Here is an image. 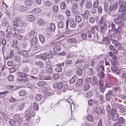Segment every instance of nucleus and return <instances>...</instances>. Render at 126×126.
<instances>
[{"mask_svg":"<svg viewBox=\"0 0 126 126\" xmlns=\"http://www.w3.org/2000/svg\"><path fill=\"white\" fill-rule=\"evenodd\" d=\"M45 80H49L51 78V76L49 75H48L46 73H45Z\"/></svg>","mask_w":126,"mask_h":126,"instance_id":"338daca9","label":"nucleus"},{"mask_svg":"<svg viewBox=\"0 0 126 126\" xmlns=\"http://www.w3.org/2000/svg\"><path fill=\"white\" fill-rule=\"evenodd\" d=\"M64 65L63 63L60 64H58L55 65V70L57 72H60L62 71V68L61 67L63 66Z\"/></svg>","mask_w":126,"mask_h":126,"instance_id":"f8f14e48","label":"nucleus"},{"mask_svg":"<svg viewBox=\"0 0 126 126\" xmlns=\"http://www.w3.org/2000/svg\"><path fill=\"white\" fill-rule=\"evenodd\" d=\"M67 41L69 43H75L77 41L76 38L74 37H71L67 39Z\"/></svg>","mask_w":126,"mask_h":126,"instance_id":"4c0bfd02","label":"nucleus"},{"mask_svg":"<svg viewBox=\"0 0 126 126\" xmlns=\"http://www.w3.org/2000/svg\"><path fill=\"white\" fill-rule=\"evenodd\" d=\"M47 84V82L43 81L39 82L37 83V85L39 86H42L43 85H45Z\"/></svg>","mask_w":126,"mask_h":126,"instance_id":"603ef678","label":"nucleus"},{"mask_svg":"<svg viewBox=\"0 0 126 126\" xmlns=\"http://www.w3.org/2000/svg\"><path fill=\"white\" fill-rule=\"evenodd\" d=\"M61 47L59 45H56L53 47V50L52 51H51V52L53 54H56V52L59 51L61 50Z\"/></svg>","mask_w":126,"mask_h":126,"instance_id":"f3484780","label":"nucleus"},{"mask_svg":"<svg viewBox=\"0 0 126 126\" xmlns=\"http://www.w3.org/2000/svg\"><path fill=\"white\" fill-rule=\"evenodd\" d=\"M27 17L28 20L30 21H32L34 20V16L32 15H29L27 16Z\"/></svg>","mask_w":126,"mask_h":126,"instance_id":"37998d69","label":"nucleus"},{"mask_svg":"<svg viewBox=\"0 0 126 126\" xmlns=\"http://www.w3.org/2000/svg\"><path fill=\"white\" fill-rule=\"evenodd\" d=\"M119 12H121L123 15L124 14H126V8H122V7H121L120 8H119Z\"/></svg>","mask_w":126,"mask_h":126,"instance_id":"49530a36","label":"nucleus"},{"mask_svg":"<svg viewBox=\"0 0 126 126\" xmlns=\"http://www.w3.org/2000/svg\"><path fill=\"white\" fill-rule=\"evenodd\" d=\"M118 6V5L117 3H115L114 4H110L109 6L108 13L112 12L115 10H116Z\"/></svg>","mask_w":126,"mask_h":126,"instance_id":"6e6552de","label":"nucleus"},{"mask_svg":"<svg viewBox=\"0 0 126 126\" xmlns=\"http://www.w3.org/2000/svg\"><path fill=\"white\" fill-rule=\"evenodd\" d=\"M17 97L16 96H13L9 98V101L10 103H14L17 101Z\"/></svg>","mask_w":126,"mask_h":126,"instance_id":"a878e982","label":"nucleus"},{"mask_svg":"<svg viewBox=\"0 0 126 126\" xmlns=\"http://www.w3.org/2000/svg\"><path fill=\"white\" fill-rule=\"evenodd\" d=\"M43 96L40 94H39L37 95L35 97L36 100L37 101L40 100L43 97Z\"/></svg>","mask_w":126,"mask_h":126,"instance_id":"a19ab883","label":"nucleus"},{"mask_svg":"<svg viewBox=\"0 0 126 126\" xmlns=\"http://www.w3.org/2000/svg\"><path fill=\"white\" fill-rule=\"evenodd\" d=\"M98 75L99 77V78L102 79V78H103L104 76V72L102 71H101L98 73Z\"/></svg>","mask_w":126,"mask_h":126,"instance_id":"e2e57ef3","label":"nucleus"},{"mask_svg":"<svg viewBox=\"0 0 126 126\" xmlns=\"http://www.w3.org/2000/svg\"><path fill=\"white\" fill-rule=\"evenodd\" d=\"M49 26L50 29L52 32H54L55 29V26L54 24L53 23H51L50 24Z\"/></svg>","mask_w":126,"mask_h":126,"instance_id":"3c124183","label":"nucleus"},{"mask_svg":"<svg viewBox=\"0 0 126 126\" xmlns=\"http://www.w3.org/2000/svg\"><path fill=\"white\" fill-rule=\"evenodd\" d=\"M35 65L40 69H43L44 68V63L41 61L36 62L35 63Z\"/></svg>","mask_w":126,"mask_h":126,"instance_id":"aec40b11","label":"nucleus"},{"mask_svg":"<svg viewBox=\"0 0 126 126\" xmlns=\"http://www.w3.org/2000/svg\"><path fill=\"white\" fill-rule=\"evenodd\" d=\"M8 93V92L7 91L0 92V98H4L5 96V94H7Z\"/></svg>","mask_w":126,"mask_h":126,"instance_id":"ea45409f","label":"nucleus"},{"mask_svg":"<svg viewBox=\"0 0 126 126\" xmlns=\"http://www.w3.org/2000/svg\"><path fill=\"white\" fill-rule=\"evenodd\" d=\"M38 39L37 37H34L31 38L30 41V45L31 47L36 45L38 41Z\"/></svg>","mask_w":126,"mask_h":126,"instance_id":"ddd939ff","label":"nucleus"},{"mask_svg":"<svg viewBox=\"0 0 126 126\" xmlns=\"http://www.w3.org/2000/svg\"><path fill=\"white\" fill-rule=\"evenodd\" d=\"M73 63L72 60L71 59H67L65 61V64L67 65L71 64Z\"/></svg>","mask_w":126,"mask_h":126,"instance_id":"13d9d810","label":"nucleus"},{"mask_svg":"<svg viewBox=\"0 0 126 126\" xmlns=\"http://www.w3.org/2000/svg\"><path fill=\"white\" fill-rule=\"evenodd\" d=\"M119 123L121 124H123L125 121V120L122 117H120L118 119Z\"/></svg>","mask_w":126,"mask_h":126,"instance_id":"774afa93","label":"nucleus"},{"mask_svg":"<svg viewBox=\"0 0 126 126\" xmlns=\"http://www.w3.org/2000/svg\"><path fill=\"white\" fill-rule=\"evenodd\" d=\"M78 79L77 77L74 76L72 77L69 80V82L71 84H74Z\"/></svg>","mask_w":126,"mask_h":126,"instance_id":"bb28decb","label":"nucleus"},{"mask_svg":"<svg viewBox=\"0 0 126 126\" xmlns=\"http://www.w3.org/2000/svg\"><path fill=\"white\" fill-rule=\"evenodd\" d=\"M18 82L20 83L21 84L25 85L28 84L29 83V81L27 76L23 77H19L17 79Z\"/></svg>","mask_w":126,"mask_h":126,"instance_id":"f03ea898","label":"nucleus"},{"mask_svg":"<svg viewBox=\"0 0 126 126\" xmlns=\"http://www.w3.org/2000/svg\"><path fill=\"white\" fill-rule=\"evenodd\" d=\"M99 80V79L96 77H93L92 79L91 83L93 85H95L97 83Z\"/></svg>","mask_w":126,"mask_h":126,"instance_id":"6ab92c4d","label":"nucleus"},{"mask_svg":"<svg viewBox=\"0 0 126 126\" xmlns=\"http://www.w3.org/2000/svg\"><path fill=\"white\" fill-rule=\"evenodd\" d=\"M41 12V10L39 8H35L31 11V13L37 15Z\"/></svg>","mask_w":126,"mask_h":126,"instance_id":"c85d7f7f","label":"nucleus"},{"mask_svg":"<svg viewBox=\"0 0 126 126\" xmlns=\"http://www.w3.org/2000/svg\"><path fill=\"white\" fill-rule=\"evenodd\" d=\"M90 31L96 37V39H98L99 36L97 35L98 30L97 27L95 26L92 27Z\"/></svg>","mask_w":126,"mask_h":126,"instance_id":"9b49d317","label":"nucleus"},{"mask_svg":"<svg viewBox=\"0 0 126 126\" xmlns=\"http://www.w3.org/2000/svg\"><path fill=\"white\" fill-rule=\"evenodd\" d=\"M25 4L27 5H32L33 3V1L32 0H26L24 2Z\"/></svg>","mask_w":126,"mask_h":126,"instance_id":"e433bc0d","label":"nucleus"},{"mask_svg":"<svg viewBox=\"0 0 126 126\" xmlns=\"http://www.w3.org/2000/svg\"><path fill=\"white\" fill-rule=\"evenodd\" d=\"M100 31L102 33H104L107 27V22L103 17H101L99 21Z\"/></svg>","mask_w":126,"mask_h":126,"instance_id":"f257e3e1","label":"nucleus"},{"mask_svg":"<svg viewBox=\"0 0 126 126\" xmlns=\"http://www.w3.org/2000/svg\"><path fill=\"white\" fill-rule=\"evenodd\" d=\"M45 31L46 33V36L47 38H49L51 36V35L52 34V31L50 29L49 27H47L45 30Z\"/></svg>","mask_w":126,"mask_h":126,"instance_id":"2eb2a0df","label":"nucleus"},{"mask_svg":"<svg viewBox=\"0 0 126 126\" xmlns=\"http://www.w3.org/2000/svg\"><path fill=\"white\" fill-rule=\"evenodd\" d=\"M35 33V32L34 31H32L27 34V36L29 38H30L33 37Z\"/></svg>","mask_w":126,"mask_h":126,"instance_id":"c9c22d12","label":"nucleus"},{"mask_svg":"<svg viewBox=\"0 0 126 126\" xmlns=\"http://www.w3.org/2000/svg\"><path fill=\"white\" fill-rule=\"evenodd\" d=\"M14 28L10 26H7L6 29L7 32L13 33Z\"/></svg>","mask_w":126,"mask_h":126,"instance_id":"58836bf2","label":"nucleus"},{"mask_svg":"<svg viewBox=\"0 0 126 126\" xmlns=\"http://www.w3.org/2000/svg\"><path fill=\"white\" fill-rule=\"evenodd\" d=\"M116 110L115 108H113L111 111L112 120L114 121L117 120L119 117V115L116 112Z\"/></svg>","mask_w":126,"mask_h":126,"instance_id":"39448f33","label":"nucleus"},{"mask_svg":"<svg viewBox=\"0 0 126 126\" xmlns=\"http://www.w3.org/2000/svg\"><path fill=\"white\" fill-rule=\"evenodd\" d=\"M99 1L98 0H96L94 2L93 7L97 8L98 6Z\"/></svg>","mask_w":126,"mask_h":126,"instance_id":"0e129e2a","label":"nucleus"},{"mask_svg":"<svg viewBox=\"0 0 126 126\" xmlns=\"http://www.w3.org/2000/svg\"><path fill=\"white\" fill-rule=\"evenodd\" d=\"M18 93L20 96H23L26 94V92L24 90H22L19 91Z\"/></svg>","mask_w":126,"mask_h":126,"instance_id":"de8ad7c7","label":"nucleus"},{"mask_svg":"<svg viewBox=\"0 0 126 126\" xmlns=\"http://www.w3.org/2000/svg\"><path fill=\"white\" fill-rule=\"evenodd\" d=\"M16 75L20 77H24V76H27L28 75L26 73H22L18 71L16 73Z\"/></svg>","mask_w":126,"mask_h":126,"instance_id":"72a5a7b5","label":"nucleus"},{"mask_svg":"<svg viewBox=\"0 0 126 126\" xmlns=\"http://www.w3.org/2000/svg\"><path fill=\"white\" fill-rule=\"evenodd\" d=\"M13 24L14 26L17 27H23V22L22 19L18 18H16L13 21Z\"/></svg>","mask_w":126,"mask_h":126,"instance_id":"7ed1b4c3","label":"nucleus"},{"mask_svg":"<svg viewBox=\"0 0 126 126\" xmlns=\"http://www.w3.org/2000/svg\"><path fill=\"white\" fill-rule=\"evenodd\" d=\"M81 36L83 40H85L86 39H87V31H86L85 32L81 33Z\"/></svg>","mask_w":126,"mask_h":126,"instance_id":"a18cd8bd","label":"nucleus"},{"mask_svg":"<svg viewBox=\"0 0 126 126\" xmlns=\"http://www.w3.org/2000/svg\"><path fill=\"white\" fill-rule=\"evenodd\" d=\"M83 67L82 65H79L77 66V74L79 76H81L83 73L82 68Z\"/></svg>","mask_w":126,"mask_h":126,"instance_id":"dca6fc26","label":"nucleus"},{"mask_svg":"<svg viewBox=\"0 0 126 126\" xmlns=\"http://www.w3.org/2000/svg\"><path fill=\"white\" fill-rule=\"evenodd\" d=\"M9 122L10 125L12 126H15V124L16 125L17 124L15 121L13 119H11Z\"/></svg>","mask_w":126,"mask_h":126,"instance_id":"864d4df0","label":"nucleus"},{"mask_svg":"<svg viewBox=\"0 0 126 126\" xmlns=\"http://www.w3.org/2000/svg\"><path fill=\"white\" fill-rule=\"evenodd\" d=\"M63 83L59 82L58 83H55L53 85V86L54 88H57L58 89L60 90L63 87Z\"/></svg>","mask_w":126,"mask_h":126,"instance_id":"4468645a","label":"nucleus"},{"mask_svg":"<svg viewBox=\"0 0 126 126\" xmlns=\"http://www.w3.org/2000/svg\"><path fill=\"white\" fill-rule=\"evenodd\" d=\"M114 21L115 23L119 24L120 25L123 23V22H122V21L120 20L117 17L115 18L114 19Z\"/></svg>","mask_w":126,"mask_h":126,"instance_id":"09e8293b","label":"nucleus"},{"mask_svg":"<svg viewBox=\"0 0 126 126\" xmlns=\"http://www.w3.org/2000/svg\"><path fill=\"white\" fill-rule=\"evenodd\" d=\"M87 119L88 121L91 122H93L94 119V118L93 116L91 115H89L87 116Z\"/></svg>","mask_w":126,"mask_h":126,"instance_id":"bf43d9fd","label":"nucleus"},{"mask_svg":"<svg viewBox=\"0 0 126 126\" xmlns=\"http://www.w3.org/2000/svg\"><path fill=\"white\" fill-rule=\"evenodd\" d=\"M103 8L104 11L105 12H108L109 11L108 3L106 2H105L103 3Z\"/></svg>","mask_w":126,"mask_h":126,"instance_id":"7c9ffc66","label":"nucleus"},{"mask_svg":"<svg viewBox=\"0 0 126 126\" xmlns=\"http://www.w3.org/2000/svg\"><path fill=\"white\" fill-rule=\"evenodd\" d=\"M120 74L121 75L122 78L123 79H124L126 78V72H125L123 70L122 71H121Z\"/></svg>","mask_w":126,"mask_h":126,"instance_id":"5fc2aeb1","label":"nucleus"},{"mask_svg":"<svg viewBox=\"0 0 126 126\" xmlns=\"http://www.w3.org/2000/svg\"><path fill=\"white\" fill-rule=\"evenodd\" d=\"M111 96H110L109 94L108 93H107L106 95V98L107 100L111 102L112 100L111 98H110V97Z\"/></svg>","mask_w":126,"mask_h":126,"instance_id":"680f3d73","label":"nucleus"},{"mask_svg":"<svg viewBox=\"0 0 126 126\" xmlns=\"http://www.w3.org/2000/svg\"><path fill=\"white\" fill-rule=\"evenodd\" d=\"M32 115L30 113H28L25 115L23 121L24 126H27L30 122V119L31 118Z\"/></svg>","mask_w":126,"mask_h":126,"instance_id":"20e7f679","label":"nucleus"},{"mask_svg":"<svg viewBox=\"0 0 126 126\" xmlns=\"http://www.w3.org/2000/svg\"><path fill=\"white\" fill-rule=\"evenodd\" d=\"M93 94L92 92L90 91H88L86 94V97L88 98L90 97Z\"/></svg>","mask_w":126,"mask_h":126,"instance_id":"052dcab7","label":"nucleus"},{"mask_svg":"<svg viewBox=\"0 0 126 126\" xmlns=\"http://www.w3.org/2000/svg\"><path fill=\"white\" fill-rule=\"evenodd\" d=\"M28 53V50H22L20 51V55L26 58H28L29 57Z\"/></svg>","mask_w":126,"mask_h":126,"instance_id":"a211bd4d","label":"nucleus"},{"mask_svg":"<svg viewBox=\"0 0 126 126\" xmlns=\"http://www.w3.org/2000/svg\"><path fill=\"white\" fill-rule=\"evenodd\" d=\"M52 53L51 51H50V52H47L44 53L43 54V55H45L46 56V59H50L52 58L53 57V54Z\"/></svg>","mask_w":126,"mask_h":126,"instance_id":"412c9836","label":"nucleus"},{"mask_svg":"<svg viewBox=\"0 0 126 126\" xmlns=\"http://www.w3.org/2000/svg\"><path fill=\"white\" fill-rule=\"evenodd\" d=\"M39 40L42 43H44L45 41V39L44 36L42 34H40L38 36Z\"/></svg>","mask_w":126,"mask_h":126,"instance_id":"393cba45","label":"nucleus"},{"mask_svg":"<svg viewBox=\"0 0 126 126\" xmlns=\"http://www.w3.org/2000/svg\"><path fill=\"white\" fill-rule=\"evenodd\" d=\"M83 80L82 79H78L76 81L75 85L76 87H80L82 84Z\"/></svg>","mask_w":126,"mask_h":126,"instance_id":"5701e85b","label":"nucleus"},{"mask_svg":"<svg viewBox=\"0 0 126 126\" xmlns=\"http://www.w3.org/2000/svg\"><path fill=\"white\" fill-rule=\"evenodd\" d=\"M28 58L25 57L23 58L22 60L20 59L19 60L20 62H22V63H27L30 62V60L29 59H27Z\"/></svg>","mask_w":126,"mask_h":126,"instance_id":"79ce46f5","label":"nucleus"},{"mask_svg":"<svg viewBox=\"0 0 126 126\" xmlns=\"http://www.w3.org/2000/svg\"><path fill=\"white\" fill-rule=\"evenodd\" d=\"M59 9V8L58 6L56 5H54L52 8V11L55 13H58Z\"/></svg>","mask_w":126,"mask_h":126,"instance_id":"2f4dec72","label":"nucleus"},{"mask_svg":"<svg viewBox=\"0 0 126 126\" xmlns=\"http://www.w3.org/2000/svg\"><path fill=\"white\" fill-rule=\"evenodd\" d=\"M111 70L112 72H115L118 74H120L121 71H122V69H119L117 66L116 65H112V66L111 67Z\"/></svg>","mask_w":126,"mask_h":126,"instance_id":"0eeeda50","label":"nucleus"},{"mask_svg":"<svg viewBox=\"0 0 126 126\" xmlns=\"http://www.w3.org/2000/svg\"><path fill=\"white\" fill-rule=\"evenodd\" d=\"M85 5L86 8L88 9H90L92 8V3L90 1L86 3Z\"/></svg>","mask_w":126,"mask_h":126,"instance_id":"c03bdc74","label":"nucleus"},{"mask_svg":"<svg viewBox=\"0 0 126 126\" xmlns=\"http://www.w3.org/2000/svg\"><path fill=\"white\" fill-rule=\"evenodd\" d=\"M14 118L18 126H20L22 124L23 119L22 118L20 117V115L19 114L15 115Z\"/></svg>","mask_w":126,"mask_h":126,"instance_id":"423d86ee","label":"nucleus"},{"mask_svg":"<svg viewBox=\"0 0 126 126\" xmlns=\"http://www.w3.org/2000/svg\"><path fill=\"white\" fill-rule=\"evenodd\" d=\"M13 35V33L7 32L6 33V37L7 38H11Z\"/></svg>","mask_w":126,"mask_h":126,"instance_id":"69168bd1","label":"nucleus"},{"mask_svg":"<svg viewBox=\"0 0 126 126\" xmlns=\"http://www.w3.org/2000/svg\"><path fill=\"white\" fill-rule=\"evenodd\" d=\"M117 18L119 19L121 21H122V22H123V19L124 21V23H126V17H124V15L123 14L119 15L118 16Z\"/></svg>","mask_w":126,"mask_h":126,"instance_id":"4be33fe9","label":"nucleus"},{"mask_svg":"<svg viewBox=\"0 0 126 126\" xmlns=\"http://www.w3.org/2000/svg\"><path fill=\"white\" fill-rule=\"evenodd\" d=\"M87 36V39L93 40L94 39H96V37L90 31H86Z\"/></svg>","mask_w":126,"mask_h":126,"instance_id":"1a4fd4ad","label":"nucleus"},{"mask_svg":"<svg viewBox=\"0 0 126 126\" xmlns=\"http://www.w3.org/2000/svg\"><path fill=\"white\" fill-rule=\"evenodd\" d=\"M66 6L65 3L64 2H61L60 4V8L61 9L64 10L65 9Z\"/></svg>","mask_w":126,"mask_h":126,"instance_id":"8fccbe9b","label":"nucleus"},{"mask_svg":"<svg viewBox=\"0 0 126 126\" xmlns=\"http://www.w3.org/2000/svg\"><path fill=\"white\" fill-rule=\"evenodd\" d=\"M70 26L72 28H75L76 26L77 23L74 19H71L70 21Z\"/></svg>","mask_w":126,"mask_h":126,"instance_id":"473e14b6","label":"nucleus"},{"mask_svg":"<svg viewBox=\"0 0 126 126\" xmlns=\"http://www.w3.org/2000/svg\"><path fill=\"white\" fill-rule=\"evenodd\" d=\"M94 109L95 112L98 114H101V110L99 107L97 106L95 107L94 108Z\"/></svg>","mask_w":126,"mask_h":126,"instance_id":"c756f323","label":"nucleus"},{"mask_svg":"<svg viewBox=\"0 0 126 126\" xmlns=\"http://www.w3.org/2000/svg\"><path fill=\"white\" fill-rule=\"evenodd\" d=\"M60 77V75L58 74H53V75L52 78L55 80L58 79Z\"/></svg>","mask_w":126,"mask_h":126,"instance_id":"4d7b16f0","label":"nucleus"},{"mask_svg":"<svg viewBox=\"0 0 126 126\" xmlns=\"http://www.w3.org/2000/svg\"><path fill=\"white\" fill-rule=\"evenodd\" d=\"M82 17L83 16L81 15L76 16L75 18L76 21L78 22H81L82 19Z\"/></svg>","mask_w":126,"mask_h":126,"instance_id":"b1692460","label":"nucleus"},{"mask_svg":"<svg viewBox=\"0 0 126 126\" xmlns=\"http://www.w3.org/2000/svg\"><path fill=\"white\" fill-rule=\"evenodd\" d=\"M29 8L26 6L19 5L17 6V10L21 12H25L29 9Z\"/></svg>","mask_w":126,"mask_h":126,"instance_id":"9d476101","label":"nucleus"},{"mask_svg":"<svg viewBox=\"0 0 126 126\" xmlns=\"http://www.w3.org/2000/svg\"><path fill=\"white\" fill-rule=\"evenodd\" d=\"M38 23L40 26H43L45 24V21L41 18H40L38 20Z\"/></svg>","mask_w":126,"mask_h":126,"instance_id":"f704fd0d","label":"nucleus"},{"mask_svg":"<svg viewBox=\"0 0 126 126\" xmlns=\"http://www.w3.org/2000/svg\"><path fill=\"white\" fill-rule=\"evenodd\" d=\"M38 71V68H35L32 70L31 72L32 74L34 75L36 74Z\"/></svg>","mask_w":126,"mask_h":126,"instance_id":"6e6d98bb","label":"nucleus"},{"mask_svg":"<svg viewBox=\"0 0 126 126\" xmlns=\"http://www.w3.org/2000/svg\"><path fill=\"white\" fill-rule=\"evenodd\" d=\"M87 74L89 76L92 75L94 72L93 68H89L87 70Z\"/></svg>","mask_w":126,"mask_h":126,"instance_id":"cd10ccee","label":"nucleus"}]
</instances>
